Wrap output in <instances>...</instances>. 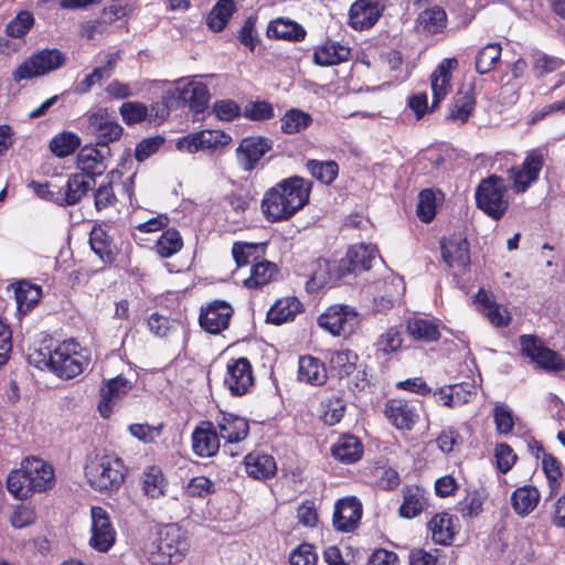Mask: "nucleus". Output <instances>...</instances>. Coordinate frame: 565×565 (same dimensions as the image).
I'll use <instances>...</instances> for the list:
<instances>
[{
  "label": "nucleus",
  "mask_w": 565,
  "mask_h": 565,
  "mask_svg": "<svg viewBox=\"0 0 565 565\" xmlns=\"http://www.w3.org/2000/svg\"><path fill=\"white\" fill-rule=\"evenodd\" d=\"M310 192V181L300 177L284 179L265 192L262 211L270 222L286 221L308 203Z\"/></svg>",
  "instance_id": "1"
},
{
  "label": "nucleus",
  "mask_w": 565,
  "mask_h": 565,
  "mask_svg": "<svg viewBox=\"0 0 565 565\" xmlns=\"http://www.w3.org/2000/svg\"><path fill=\"white\" fill-rule=\"evenodd\" d=\"M189 547L185 532L177 524H166L149 532L141 553L153 565L175 564L185 557Z\"/></svg>",
  "instance_id": "2"
},
{
  "label": "nucleus",
  "mask_w": 565,
  "mask_h": 565,
  "mask_svg": "<svg viewBox=\"0 0 565 565\" xmlns=\"http://www.w3.org/2000/svg\"><path fill=\"white\" fill-rule=\"evenodd\" d=\"M31 359L41 367V361L35 360L34 355ZM89 360L88 351L78 342L65 340L51 351L49 358L43 359L42 363L58 377L71 380L83 373Z\"/></svg>",
  "instance_id": "3"
},
{
  "label": "nucleus",
  "mask_w": 565,
  "mask_h": 565,
  "mask_svg": "<svg viewBox=\"0 0 565 565\" xmlns=\"http://www.w3.org/2000/svg\"><path fill=\"white\" fill-rule=\"evenodd\" d=\"M127 469L115 455H95L85 466L89 486L100 492L118 490L125 481Z\"/></svg>",
  "instance_id": "4"
},
{
  "label": "nucleus",
  "mask_w": 565,
  "mask_h": 565,
  "mask_svg": "<svg viewBox=\"0 0 565 565\" xmlns=\"http://www.w3.org/2000/svg\"><path fill=\"white\" fill-rule=\"evenodd\" d=\"M477 206L493 220H500L509 207L508 189L503 178L490 175L476 190Z\"/></svg>",
  "instance_id": "5"
},
{
  "label": "nucleus",
  "mask_w": 565,
  "mask_h": 565,
  "mask_svg": "<svg viewBox=\"0 0 565 565\" xmlns=\"http://www.w3.org/2000/svg\"><path fill=\"white\" fill-rule=\"evenodd\" d=\"M65 62V54L57 49L38 50L17 67L12 77L15 82L41 77L61 68Z\"/></svg>",
  "instance_id": "6"
},
{
  "label": "nucleus",
  "mask_w": 565,
  "mask_h": 565,
  "mask_svg": "<svg viewBox=\"0 0 565 565\" xmlns=\"http://www.w3.org/2000/svg\"><path fill=\"white\" fill-rule=\"evenodd\" d=\"M93 182L88 174L75 173L68 178L64 186L50 188L49 185H40L38 193L62 206L74 205L86 195Z\"/></svg>",
  "instance_id": "7"
},
{
  "label": "nucleus",
  "mask_w": 565,
  "mask_h": 565,
  "mask_svg": "<svg viewBox=\"0 0 565 565\" xmlns=\"http://www.w3.org/2000/svg\"><path fill=\"white\" fill-rule=\"evenodd\" d=\"M360 319L356 310L348 305L330 306L318 318V324L332 335L348 337L359 326Z\"/></svg>",
  "instance_id": "8"
},
{
  "label": "nucleus",
  "mask_w": 565,
  "mask_h": 565,
  "mask_svg": "<svg viewBox=\"0 0 565 565\" xmlns=\"http://www.w3.org/2000/svg\"><path fill=\"white\" fill-rule=\"evenodd\" d=\"M521 352L539 367L547 372L565 370L564 359L555 351L546 348L541 339L531 334L520 337Z\"/></svg>",
  "instance_id": "9"
},
{
  "label": "nucleus",
  "mask_w": 565,
  "mask_h": 565,
  "mask_svg": "<svg viewBox=\"0 0 565 565\" xmlns=\"http://www.w3.org/2000/svg\"><path fill=\"white\" fill-rule=\"evenodd\" d=\"M544 166V157L540 150L530 151L522 164L511 167L508 170V178L511 181L512 190L516 194L527 191V189L539 180Z\"/></svg>",
  "instance_id": "10"
},
{
  "label": "nucleus",
  "mask_w": 565,
  "mask_h": 565,
  "mask_svg": "<svg viewBox=\"0 0 565 565\" xmlns=\"http://www.w3.org/2000/svg\"><path fill=\"white\" fill-rule=\"evenodd\" d=\"M117 537L108 512L102 507L90 508L89 546L97 552L106 553L115 544Z\"/></svg>",
  "instance_id": "11"
},
{
  "label": "nucleus",
  "mask_w": 565,
  "mask_h": 565,
  "mask_svg": "<svg viewBox=\"0 0 565 565\" xmlns=\"http://www.w3.org/2000/svg\"><path fill=\"white\" fill-rule=\"evenodd\" d=\"M86 122V130L96 138L98 147H108L122 135V127L106 108L87 114Z\"/></svg>",
  "instance_id": "12"
},
{
  "label": "nucleus",
  "mask_w": 565,
  "mask_h": 565,
  "mask_svg": "<svg viewBox=\"0 0 565 565\" xmlns=\"http://www.w3.org/2000/svg\"><path fill=\"white\" fill-rule=\"evenodd\" d=\"M232 137L223 130H201L180 138L177 148L180 151L195 153L201 150H217L226 147Z\"/></svg>",
  "instance_id": "13"
},
{
  "label": "nucleus",
  "mask_w": 565,
  "mask_h": 565,
  "mask_svg": "<svg viewBox=\"0 0 565 565\" xmlns=\"http://www.w3.org/2000/svg\"><path fill=\"white\" fill-rule=\"evenodd\" d=\"M440 248L444 262L454 274H461L470 265V250L468 241L461 235H452L440 241Z\"/></svg>",
  "instance_id": "14"
},
{
  "label": "nucleus",
  "mask_w": 565,
  "mask_h": 565,
  "mask_svg": "<svg viewBox=\"0 0 565 565\" xmlns=\"http://www.w3.org/2000/svg\"><path fill=\"white\" fill-rule=\"evenodd\" d=\"M232 306L224 300H214L200 313V326L204 331L211 334H220L230 326L233 316Z\"/></svg>",
  "instance_id": "15"
},
{
  "label": "nucleus",
  "mask_w": 565,
  "mask_h": 565,
  "mask_svg": "<svg viewBox=\"0 0 565 565\" xmlns=\"http://www.w3.org/2000/svg\"><path fill=\"white\" fill-rule=\"evenodd\" d=\"M224 384L232 395L246 394L254 384V375L249 361L246 358L231 360L227 363Z\"/></svg>",
  "instance_id": "16"
},
{
  "label": "nucleus",
  "mask_w": 565,
  "mask_h": 565,
  "mask_svg": "<svg viewBox=\"0 0 565 565\" xmlns=\"http://www.w3.org/2000/svg\"><path fill=\"white\" fill-rule=\"evenodd\" d=\"M215 428L226 445H236L246 439L249 425L246 418L234 413L220 411L215 417Z\"/></svg>",
  "instance_id": "17"
},
{
  "label": "nucleus",
  "mask_w": 565,
  "mask_h": 565,
  "mask_svg": "<svg viewBox=\"0 0 565 565\" xmlns=\"http://www.w3.org/2000/svg\"><path fill=\"white\" fill-rule=\"evenodd\" d=\"M271 148L273 142L266 137H245L236 149L237 162L244 171H252Z\"/></svg>",
  "instance_id": "18"
},
{
  "label": "nucleus",
  "mask_w": 565,
  "mask_h": 565,
  "mask_svg": "<svg viewBox=\"0 0 565 565\" xmlns=\"http://www.w3.org/2000/svg\"><path fill=\"white\" fill-rule=\"evenodd\" d=\"M220 439L215 425L210 420L202 422L192 431V450L201 458L214 457L220 450Z\"/></svg>",
  "instance_id": "19"
},
{
  "label": "nucleus",
  "mask_w": 565,
  "mask_h": 565,
  "mask_svg": "<svg viewBox=\"0 0 565 565\" xmlns=\"http://www.w3.org/2000/svg\"><path fill=\"white\" fill-rule=\"evenodd\" d=\"M458 67L455 57L444 58L430 75V87L433 93L431 108H435L444 100L451 90L452 72Z\"/></svg>",
  "instance_id": "20"
},
{
  "label": "nucleus",
  "mask_w": 565,
  "mask_h": 565,
  "mask_svg": "<svg viewBox=\"0 0 565 565\" xmlns=\"http://www.w3.org/2000/svg\"><path fill=\"white\" fill-rule=\"evenodd\" d=\"M384 9L382 0H356L350 9L349 22L355 30L373 26Z\"/></svg>",
  "instance_id": "21"
},
{
  "label": "nucleus",
  "mask_w": 565,
  "mask_h": 565,
  "mask_svg": "<svg viewBox=\"0 0 565 565\" xmlns=\"http://www.w3.org/2000/svg\"><path fill=\"white\" fill-rule=\"evenodd\" d=\"M362 516V504L354 498H344L337 502L333 512V526L335 530L348 533L353 531L360 523Z\"/></svg>",
  "instance_id": "22"
},
{
  "label": "nucleus",
  "mask_w": 565,
  "mask_h": 565,
  "mask_svg": "<svg viewBox=\"0 0 565 565\" xmlns=\"http://www.w3.org/2000/svg\"><path fill=\"white\" fill-rule=\"evenodd\" d=\"M384 413L390 423L398 430H412L419 418L415 405L399 398L390 399L385 405Z\"/></svg>",
  "instance_id": "23"
},
{
  "label": "nucleus",
  "mask_w": 565,
  "mask_h": 565,
  "mask_svg": "<svg viewBox=\"0 0 565 565\" xmlns=\"http://www.w3.org/2000/svg\"><path fill=\"white\" fill-rule=\"evenodd\" d=\"M131 388V382L120 375L104 382L100 387L98 404L100 415L108 418L113 412V406L125 397Z\"/></svg>",
  "instance_id": "24"
},
{
  "label": "nucleus",
  "mask_w": 565,
  "mask_h": 565,
  "mask_svg": "<svg viewBox=\"0 0 565 565\" xmlns=\"http://www.w3.org/2000/svg\"><path fill=\"white\" fill-rule=\"evenodd\" d=\"M108 156V147L85 146L77 154V167L81 173L88 174L94 181L95 175H100L106 170L105 160Z\"/></svg>",
  "instance_id": "25"
},
{
  "label": "nucleus",
  "mask_w": 565,
  "mask_h": 565,
  "mask_svg": "<svg viewBox=\"0 0 565 565\" xmlns=\"http://www.w3.org/2000/svg\"><path fill=\"white\" fill-rule=\"evenodd\" d=\"M36 492L51 490L55 484L53 467L38 457H29L22 461Z\"/></svg>",
  "instance_id": "26"
},
{
  "label": "nucleus",
  "mask_w": 565,
  "mask_h": 565,
  "mask_svg": "<svg viewBox=\"0 0 565 565\" xmlns=\"http://www.w3.org/2000/svg\"><path fill=\"white\" fill-rule=\"evenodd\" d=\"M181 83L182 79L178 82L179 85L175 88L178 97L184 103H188L192 110L196 113L203 111L210 99L207 86L194 78L183 85H181Z\"/></svg>",
  "instance_id": "27"
},
{
  "label": "nucleus",
  "mask_w": 565,
  "mask_h": 565,
  "mask_svg": "<svg viewBox=\"0 0 565 565\" xmlns=\"http://www.w3.org/2000/svg\"><path fill=\"white\" fill-rule=\"evenodd\" d=\"M476 303L482 315L495 327H507L510 323L511 316L507 308L494 301L490 291L480 289L475 298Z\"/></svg>",
  "instance_id": "28"
},
{
  "label": "nucleus",
  "mask_w": 565,
  "mask_h": 565,
  "mask_svg": "<svg viewBox=\"0 0 565 565\" xmlns=\"http://www.w3.org/2000/svg\"><path fill=\"white\" fill-rule=\"evenodd\" d=\"M476 106V93L472 84L463 85L455 95L448 119L465 124Z\"/></svg>",
  "instance_id": "29"
},
{
  "label": "nucleus",
  "mask_w": 565,
  "mask_h": 565,
  "mask_svg": "<svg viewBox=\"0 0 565 565\" xmlns=\"http://www.w3.org/2000/svg\"><path fill=\"white\" fill-rule=\"evenodd\" d=\"M246 473L255 480H267L275 476L277 465L273 456L253 451L244 459Z\"/></svg>",
  "instance_id": "30"
},
{
  "label": "nucleus",
  "mask_w": 565,
  "mask_h": 565,
  "mask_svg": "<svg viewBox=\"0 0 565 565\" xmlns=\"http://www.w3.org/2000/svg\"><path fill=\"white\" fill-rule=\"evenodd\" d=\"M312 271L309 280L307 281V289L316 291L326 285L331 284L342 277L344 273H335L341 268L335 262L319 258L312 265Z\"/></svg>",
  "instance_id": "31"
},
{
  "label": "nucleus",
  "mask_w": 565,
  "mask_h": 565,
  "mask_svg": "<svg viewBox=\"0 0 565 565\" xmlns=\"http://www.w3.org/2000/svg\"><path fill=\"white\" fill-rule=\"evenodd\" d=\"M377 250L373 245H354L351 246L344 259V268L348 273H358L369 270L372 267Z\"/></svg>",
  "instance_id": "32"
},
{
  "label": "nucleus",
  "mask_w": 565,
  "mask_h": 565,
  "mask_svg": "<svg viewBox=\"0 0 565 565\" xmlns=\"http://www.w3.org/2000/svg\"><path fill=\"white\" fill-rule=\"evenodd\" d=\"M457 518L447 512L437 513L428 523L434 542L440 545L450 544L457 532Z\"/></svg>",
  "instance_id": "33"
},
{
  "label": "nucleus",
  "mask_w": 565,
  "mask_h": 565,
  "mask_svg": "<svg viewBox=\"0 0 565 565\" xmlns=\"http://www.w3.org/2000/svg\"><path fill=\"white\" fill-rule=\"evenodd\" d=\"M331 454L335 460L350 465L361 459L363 446L356 437L343 435L333 444Z\"/></svg>",
  "instance_id": "34"
},
{
  "label": "nucleus",
  "mask_w": 565,
  "mask_h": 565,
  "mask_svg": "<svg viewBox=\"0 0 565 565\" xmlns=\"http://www.w3.org/2000/svg\"><path fill=\"white\" fill-rule=\"evenodd\" d=\"M302 310L301 302L296 297H285L276 300L267 312V322L282 324L295 319Z\"/></svg>",
  "instance_id": "35"
},
{
  "label": "nucleus",
  "mask_w": 565,
  "mask_h": 565,
  "mask_svg": "<svg viewBox=\"0 0 565 565\" xmlns=\"http://www.w3.org/2000/svg\"><path fill=\"white\" fill-rule=\"evenodd\" d=\"M428 505L426 492L418 487H408L403 492V502L398 514L404 519H413L419 515Z\"/></svg>",
  "instance_id": "36"
},
{
  "label": "nucleus",
  "mask_w": 565,
  "mask_h": 565,
  "mask_svg": "<svg viewBox=\"0 0 565 565\" xmlns=\"http://www.w3.org/2000/svg\"><path fill=\"white\" fill-rule=\"evenodd\" d=\"M328 377L324 364L317 358L306 355L299 359L298 380L312 385H322Z\"/></svg>",
  "instance_id": "37"
},
{
  "label": "nucleus",
  "mask_w": 565,
  "mask_h": 565,
  "mask_svg": "<svg viewBox=\"0 0 565 565\" xmlns=\"http://www.w3.org/2000/svg\"><path fill=\"white\" fill-rule=\"evenodd\" d=\"M17 309L20 315H26L38 305L42 297V289L38 285L21 280L13 285Z\"/></svg>",
  "instance_id": "38"
},
{
  "label": "nucleus",
  "mask_w": 565,
  "mask_h": 565,
  "mask_svg": "<svg viewBox=\"0 0 565 565\" xmlns=\"http://www.w3.org/2000/svg\"><path fill=\"white\" fill-rule=\"evenodd\" d=\"M327 359L330 372L340 379L352 374L359 360L358 354L349 349L329 351Z\"/></svg>",
  "instance_id": "39"
},
{
  "label": "nucleus",
  "mask_w": 565,
  "mask_h": 565,
  "mask_svg": "<svg viewBox=\"0 0 565 565\" xmlns=\"http://www.w3.org/2000/svg\"><path fill=\"white\" fill-rule=\"evenodd\" d=\"M264 245L257 243H247V242H235L232 247V255L235 259V263L238 267L236 275L239 276L242 268L247 265H253L257 260L263 259L264 257Z\"/></svg>",
  "instance_id": "40"
},
{
  "label": "nucleus",
  "mask_w": 565,
  "mask_h": 565,
  "mask_svg": "<svg viewBox=\"0 0 565 565\" xmlns=\"http://www.w3.org/2000/svg\"><path fill=\"white\" fill-rule=\"evenodd\" d=\"M276 273V265L263 258L250 266L249 274L242 279V284L249 289L259 288L267 285Z\"/></svg>",
  "instance_id": "41"
},
{
  "label": "nucleus",
  "mask_w": 565,
  "mask_h": 565,
  "mask_svg": "<svg viewBox=\"0 0 565 565\" xmlns=\"http://www.w3.org/2000/svg\"><path fill=\"white\" fill-rule=\"evenodd\" d=\"M267 35L274 39L302 41L306 36V30L295 21L279 18L269 23Z\"/></svg>",
  "instance_id": "42"
},
{
  "label": "nucleus",
  "mask_w": 565,
  "mask_h": 565,
  "mask_svg": "<svg viewBox=\"0 0 565 565\" xmlns=\"http://www.w3.org/2000/svg\"><path fill=\"white\" fill-rule=\"evenodd\" d=\"M24 466L12 470L7 478L8 491L18 500H25L36 492Z\"/></svg>",
  "instance_id": "43"
},
{
  "label": "nucleus",
  "mask_w": 565,
  "mask_h": 565,
  "mask_svg": "<svg viewBox=\"0 0 565 565\" xmlns=\"http://www.w3.org/2000/svg\"><path fill=\"white\" fill-rule=\"evenodd\" d=\"M511 500L515 513L525 516L537 507L540 492L532 486L520 487L512 493Z\"/></svg>",
  "instance_id": "44"
},
{
  "label": "nucleus",
  "mask_w": 565,
  "mask_h": 565,
  "mask_svg": "<svg viewBox=\"0 0 565 565\" xmlns=\"http://www.w3.org/2000/svg\"><path fill=\"white\" fill-rule=\"evenodd\" d=\"M143 493L151 498L158 499L166 492L167 481L162 470L157 466L148 467L141 477Z\"/></svg>",
  "instance_id": "45"
},
{
  "label": "nucleus",
  "mask_w": 565,
  "mask_h": 565,
  "mask_svg": "<svg viewBox=\"0 0 565 565\" xmlns=\"http://www.w3.org/2000/svg\"><path fill=\"white\" fill-rule=\"evenodd\" d=\"M235 10L233 0H218L207 14V26L214 32H221L227 25Z\"/></svg>",
  "instance_id": "46"
},
{
  "label": "nucleus",
  "mask_w": 565,
  "mask_h": 565,
  "mask_svg": "<svg viewBox=\"0 0 565 565\" xmlns=\"http://www.w3.org/2000/svg\"><path fill=\"white\" fill-rule=\"evenodd\" d=\"M280 124V129L284 134H299L312 124V117L309 113L301 109L291 108L282 115Z\"/></svg>",
  "instance_id": "47"
},
{
  "label": "nucleus",
  "mask_w": 565,
  "mask_h": 565,
  "mask_svg": "<svg viewBox=\"0 0 565 565\" xmlns=\"http://www.w3.org/2000/svg\"><path fill=\"white\" fill-rule=\"evenodd\" d=\"M446 23L447 14L438 6L424 10L417 18V28L431 34L440 32L446 26Z\"/></svg>",
  "instance_id": "48"
},
{
  "label": "nucleus",
  "mask_w": 565,
  "mask_h": 565,
  "mask_svg": "<svg viewBox=\"0 0 565 565\" xmlns=\"http://www.w3.org/2000/svg\"><path fill=\"white\" fill-rule=\"evenodd\" d=\"M407 332L414 339L427 342L437 341L440 337L438 324L434 320L424 318L409 319Z\"/></svg>",
  "instance_id": "49"
},
{
  "label": "nucleus",
  "mask_w": 565,
  "mask_h": 565,
  "mask_svg": "<svg viewBox=\"0 0 565 565\" xmlns=\"http://www.w3.org/2000/svg\"><path fill=\"white\" fill-rule=\"evenodd\" d=\"M350 55V50L339 43H328L313 54V60L318 65L328 66L347 61Z\"/></svg>",
  "instance_id": "50"
},
{
  "label": "nucleus",
  "mask_w": 565,
  "mask_h": 565,
  "mask_svg": "<svg viewBox=\"0 0 565 565\" xmlns=\"http://www.w3.org/2000/svg\"><path fill=\"white\" fill-rule=\"evenodd\" d=\"M183 246V239L180 233L174 228L166 230L156 243V252L161 258H169L180 252Z\"/></svg>",
  "instance_id": "51"
},
{
  "label": "nucleus",
  "mask_w": 565,
  "mask_h": 565,
  "mask_svg": "<svg viewBox=\"0 0 565 565\" xmlns=\"http://www.w3.org/2000/svg\"><path fill=\"white\" fill-rule=\"evenodd\" d=\"M115 56L108 55L106 65L96 67L93 70L92 73L87 74L81 82H78L75 86V92L77 94H85L90 90V88L99 83L103 78H107L111 75L114 64H115Z\"/></svg>",
  "instance_id": "52"
},
{
  "label": "nucleus",
  "mask_w": 565,
  "mask_h": 565,
  "mask_svg": "<svg viewBox=\"0 0 565 565\" xmlns=\"http://www.w3.org/2000/svg\"><path fill=\"white\" fill-rule=\"evenodd\" d=\"M307 169L315 179L324 184H331L339 174V166L333 160H309Z\"/></svg>",
  "instance_id": "53"
},
{
  "label": "nucleus",
  "mask_w": 565,
  "mask_h": 565,
  "mask_svg": "<svg viewBox=\"0 0 565 565\" xmlns=\"http://www.w3.org/2000/svg\"><path fill=\"white\" fill-rule=\"evenodd\" d=\"M120 175L119 171H111L107 174V183L98 186L95 192V206L97 210H103L115 204L116 195L114 183Z\"/></svg>",
  "instance_id": "54"
},
{
  "label": "nucleus",
  "mask_w": 565,
  "mask_h": 565,
  "mask_svg": "<svg viewBox=\"0 0 565 565\" xmlns=\"http://www.w3.org/2000/svg\"><path fill=\"white\" fill-rule=\"evenodd\" d=\"M501 46L498 43H490L483 46L476 57V70L480 74L489 73L499 62Z\"/></svg>",
  "instance_id": "55"
},
{
  "label": "nucleus",
  "mask_w": 565,
  "mask_h": 565,
  "mask_svg": "<svg viewBox=\"0 0 565 565\" xmlns=\"http://www.w3.org/2000/svg\"><path fill=\"white\" fill-rule=\"evenodd\" d=\"M79 145V138L75 134L66 131L55 136L51 140L50 149L55 156L64 158L72 154Z\"/></svg>",
  "instance_id": "56"
},
{
  "label": "nucleus",
  "mask_w": 565,
  "mask_h": 565,
  "mask_svg": "<svg viewBox=\"0 0 565 565\" xmlns=\"http://www.w3.org/2000/svg\"><path fill=\"white\" fill-rule=\"evenodd\" d=\"M34 22L33 13L22 10L7 24L6 32L11 38L21 39L33 28Z\"/></svg>",
  "instance_id": "57"
},
{
  "label": "nucleus",
  "mask_w": 565,
  "mask_h": 565,
  "mask_svg": "<svg viewBox=\"0 0 565 565\" xmlns=\"http://www.w3.org/2000/svg\"><path fill=\"white\" fill-rule=\"evenodd\" d=\"M537 454L542 452V467L550 481L551 488L554 490L558 487V481L562 477V469L559 461L551 454H546L543 447L536 444Z\"/></svg>",
  "instance_id": "58"
},
{
  "label": "nucleus",
  "mask_w": 565,
  "mask_h": 565,
  "mask_svg": "<svg viewBox=\"0 0 565 565\" xmlns=\"http://www.w3.org/2000/svg\"><path fill=\"white\" fill-rule=\"evenodd\" d=\"M290 565H317L318 554L310 543H301L294 548L288 557Z\"/></svg>",
  "instance_id": "59"
},
{
  "label": "nucleus",
  "mask_w": 565,
  "mask_h": 565,
  "mask_svg": "<svg viewBox=\"0 0 565 565\" xmlns=\"http://www.w3.org/2000/svg\"><path fill=\"white\" fill-rule=\"evenodd\" d=\"M436 214V194L430 189H425L419 193L417 204V215L425 222H430Z\"/></svg>",
  "instance_id": "60"
},
{
  "label": "nucleus",
  "mask_w": 565,
  "mask_h": 565,
  "mask_svg": "<svg viewBox=\"0 0 565 565\" xmlns=\"http://www.w3.org/2000/svg\"><path fill=\"white\" fill-rule=\"evenodd\" d=\"M243 114L246 118L255 121L268 120L275 116L273 105L266 100L249 102Z\"/></svg>",
  "instance_id": "61"
},
{
  "label": "nucleus",
  "mask_w": 565,
  "mask_h": 565,
  "mask_svg": "<svg viewBox=\"0 0 565 565\" xmlns=\"http://www.w3.org/2000/svg\"><path fill=\"white\" fill-rule=\"evenodd\" d=\"M256 23L257 18L255 15H250L245 20L238 31L239 42L250 51H254L260 42L259 35L256 31Z\"/></svg>",
  "instance_id": "62"
},
{
  "label": "nucleus",
  "mask_w": 565,
  "mask_h": 565,
  "mask_svg": "<svg viewBox=\"0 0 565 565\" xmlns=\"http://www.w3.org/2000/svg\"><path fill=\"white\" fill-rule=\"evenodd\" d=\"M120 115L127 125L141 122L148 115L147 107L138 102H126L120 106Z\"/></svg>",
  "instance_id": "63"
},
{
  "label": "nucleus",
  "mask_w": 565,
  "mask_h": 565,
  "mask_svg": "<svg viewBox=\"0 0 565 565\" xmlns=\"http://www.w3.org/2000/svg\"><path fill=\"white\" fill-rule=\"evenodd\" d=\"M452 392L454 407H460L470 403L477 395V385L475 382H462L450 385Z\"/></svg>",
  "instance_id": "64"
}]
</instances>
